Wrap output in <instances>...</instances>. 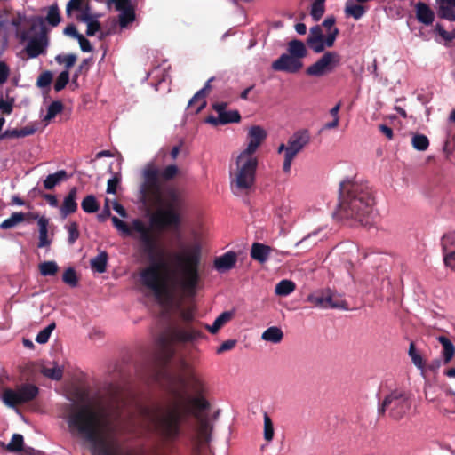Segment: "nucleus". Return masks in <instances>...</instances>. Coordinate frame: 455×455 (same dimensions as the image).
<instances>
[{
  "instance_id": "28",
  "label": "nucleus",
  "mask_w": 455,
  "mask_h": 455,
  "mask_svg": "<svg viewBox=\"0 0 455 455\" xmlns=\"http://www.w3.org/2000/svg\"><path fill=\"white\" fill-rule=\"evenodd\" d=\"M81 20L87 26L86 35L89 36H94L100 31V25L97 20V17L89 14L87 12H84L81 14Z\"/></svg>"
},
{
  "instance_id": "2",
  "label": "nucleus",
  "mask_w": 455,
  "mask_h": 455,
  "mask_svg": "<svg viewBox=\"0 0 455 455\" xmlns=\"http://www.w3.org/2000/svg\"><path fill=\"white\" fill-rule=\"evenodd\" d=\"M169 385L172 401L167 409L161 413L143 409L141 424L145 427H156L172 438L178 435L180 423L192 415L196 419L198 438L208 442L212 426L207 412L210 404L204 396V382L196 374L189 373L187 377L171 378Z\"/></svg>"
},
{
  "instance_id": "59",
  "label": "nucleus",
  "mask_w": 455,
  "mask_h": 455,
  "mask_svg": "<svg viewBox=\"0 0 455 455\" xmlns=\"http://www.w3.org/2000/svg\"><path fill=\"white\" fill-rule=\"evenodd\" d=\"M435 30L446 41H451L455 37L454 35L447 32L441 24L435 25Z\"/></svg>"
},
{
  "instance_id": "40",
  "label": "nucleus",
  "mask_w": 455,
  "mask_h": 455,
  "mask_svg": "<svg viewBox=\"0 0 455 455\" xmlns=\"http://www.w3.org/2000/svg\"><path fill=\"white\" fill-rule=\"evenodd\" d=\"M82 209L87 213H93L99 210V204L94 196L89 195L81 203Z\"/></svg>"
},
{
  "instance_id": "3",
  "label": "nucleus",
  "mask_w": 455,
  "mask_h": 455,
  "mask_svg": "<svg viewBox=\"0 0 455 455\" xmlns=\"http://www.w3.org/2000/svg\"><path fill=\"white\" fill-rule=\"evenodd\" d=\"M63 419L70 435L93 455H121L115 417L107 406L73 402L67 404Z\"/></svg>"
},
{
  "instance_id": "37",
  "label": "nucleus",
  "mask_w": 455,
  "mask_h": 455,
  "mask_svg": "<svg viewBox=\"0 0 455 455\" xmlns=\"http://www.w3.org/2000/svg\"><path fill=\"white\" fill-rule=\"evenodd\" d=\"M48 24L56 27L60 22V15L57 4H52L47 10L45 18Z\"/></svg>"
},
{
  "instance_id": "49",
  "label": "nucleus",
  "mask_w": 455,
  "mask_h": 455,
  "mask_svg": "<svg viewBox=\"0 0 455 455\" xmlns=\"http://www.w3.org/2000/svg\"><path fill=\"white\" fill-rule=\"evenodd\" d=\"M62 280L71 287H76L77 285V276L74 268L68 267L66 269L63 274Z\"/></svg>"
},
{
  "instance_id": "26",
  "label": "nucleus",
  "mask_w": 455,
  "mask_h": 455,
  "mask_svg": "<svg viewBox=\"0 0 455 455\" xmlns=\"http://www.w3.org/2000/svg\"><path fill=\"white\" fill-rule=\"evenodd\" d=\"M41 373L52 380H60L63 375V369L55 363L44 364L41 367Z\"/></svg>"
},
{
  "instance_id": "12",
  "label": "nucleus",
  "mask_w": 455,
  "mask_h": 455,
  "mask_svg": "<svg viewBox=\"0 0 455 455\" xmlns=\"http://www.w3.org/2000/svg\"><path fill=\"white\" fill-rule=\"evenodd\" d=\"M340 63L341 56L339 52L334 51L326 52L307 68L306 73L311 76L321 77L331 73Z\"/></svg>"
},
{
  "instance_id": "21",
  "label": "nucleus",
  "mask_w": 455,
  "mask_h": 455,
  "mask_svg": "<svg viewBox=\"0 0 455 455\" xmlns=\"http://www.w3.org/2000/svg\"><path fill=\"white\" fill-rule=\"evenodd\" d=\"M76 196L77 188L74 187L69 190L68 196H65L62 205L60 208L62 218L65 219L68 215L77 210Z\"/></svg>"
},
{
  "instance_id": "10",
  "label": "nucleus",
  "mask_w": 455,
  "mask_h": 455,
  "mask_svg": "<svg viewBox=\"0 0 455 455\" xmlns=\"http://www.w3.org/2000/svg\"><path fill=\"white\" fill-rule=\"evenodd\" d=\"M201 337V331L194 329H181L177 326L170 327L159 338V346L163 350H166L168 355L172 352L169 351L170 346L173 342H188L193 341Z\"/></svg>"
},
{
  "instance_id": "29",
  "label": "nucleus",
  "mask_w": 455,
  "mask_h": 455,
  "mask_svg": "<svg viewBox=\"0 0 455 455\" xmlns=\"http://www.w3.org/2000/svg\"><path fill=\"white\" fill-rule=\"evenodd\" d=\"M68 179V173L65 170H60L55 173L49 174L44 180V187L46 189H52L60 182Z\"/></svg>"
},
{
  "instance_id": "31",
  "label": "nucleus",
  "mask_w": 455,
  "mask_h": 455,
  "mask_svg": "<svg viewBox=\"0 0 455 455\" xmlns=\"http://www.w3.org/2000/svg\"><path fill=\"white\" fill-rule=\"evenodd\" d=\"M437 340L442 344L443 348V356L444 363H450L455 354L454 345L445 336H439L437 338Z\"/></svg>"
},
{
  "instance_id": "52",
  "label": "nucleus",
  "mask_w": 455,
  "mask_h": 455,
  "mask_svg": "<svg viewBox=\"0 0 455 455\" xmlns=\"http://www.w3.org/2000/svg\"><path fill=\"white\" fill-rule=\"evenodd\" d=\"M52 80V74L50 71H45L42 73L36 81V84L38 87L44 88L49 86Z\"/></svg>"
},
{
  "instance_id": "51",
  "label": "nucleus",
  "mask_w": 455,
  "mask_h": 455,
  "mask_svg": "<svg viewBox=\"0 0 455 455\" xmlns=\"http://www.w3.org/2000/svg\"><path fill=\"white\" fill-rule=\"evenodd\" d=\"M107 4L109 8L114 5L115 9L119 12L132 7L129 0H108Z\"/></svg>"
},
{
  "instance_id": "57",
  "label": "nucleus",
  "mask_w": 455,
  "mask_h": 455,
  "mask_svg": "<svg viewBox=\"0 0 455 455\" xmlns=\"http://www.w3.org/2000/svg\"><path fill=\"white\" fill-rule=\"evenodd\" d=\"M68 241L70 243H73L78 238V235H79L76 223L73 222L70 225H68Z\"/></svg>"
},
{
  "instance_id": "53",
  "label": "nucleus",
  "mask_w": 455,
  "mask_h": 455,
  "mask_svg": "<svg viewBox=\"0 0 455 455\" xmlns=\"http://www.w3.org/2000/svg\"><path fill=\"white\" fill-rule=\"evenodd\" d=\"M121 178L119 174H115L111 179L108 180L107 193L116 194L118 184L120 183Z\"/></svg>"
},
{
  "instance_id": "16",
  "label": "nucleus",
  "mask_w": 455,
  "mask_h": 455,
  "mask_svg": "<svg viewBox=\"0 0 455 455\" xmlns=\"http://www.w3.org/2000/svg\"><path fill=\"white\" fill-rule=\"evenodd\" d=\"M292 203L290 200H281L276 202L274 208V216L279 224L291 227L295 220L291 219Z\"/></svg>"
},
{
  "instance_id": "27",
  "label": "nucleus",
  "mask_w": 455,
  "mask_h": 455,
  "mask_svg": "<svg viewBox=\"0 0 455 455\" xmlns=\"http://www.w3.org/2000/svg\"><path fill=\"white\" fill-rule=\"evenodd\" d=\"M283 332L281 328L277 326H272L265 330L261 334V339L264 341L270 342L273 344H278L283 340Z\"/></svg>"
},
{
  "instance_id": "33",
  "label": "nucleus",
  "mask_w": 455,
  "mask_h": 455,
  "mask_svg": "<svg viewBox=\"0 0 455 455\" xmlns=\"http://www.w3.org/2000/svg\"><path fill=\"white\" fill-rule=\"evenodd\" d=\"M295 288L296 285L292 281L283 279L275 285V292L278 296L285 297L292 293Z\"/></svg>"
},
{
  "instance_id": "23",
  "label": "nucleus",
  "mask_w": 455,
  "mask_h": 455,
  "mask_svg": "<svg viewBox=\"0 0 455 455\" xmlns=\"http://www.w3.org/2000/svg\"><path fill=\"white\" fill-rule=\"evenodd\" d=\"M416 17L420 23L425 25H431L435 20V13L430 7L422 2H419L415 6Z\"/></svg>"
},
{
  "instance_id": "20",
  "label": "nucleus",
  "mask_w": 455,
  "mask_h": 455,
  "mask_svg": "<svg viewBox=\"0 0 455 455\" xmlns=\"http://www.w3.org/2000/svg\"><path fill=\"white\" fill-rule=\"evenodd\" d=\"M33 219L37 220L38 228H39V242L37 246L39 248H44L50 246L52 243V239L49 238L48 235V225L49 220L44 216H38L37 214L33 215Z\"/></svg>"
},
{
  "instance_id": "11",
  "label": "nucleus",
  "mask_w": 455,
  "mask_h": 455,
  "mask_svg": "<svg viewBox=\"0 0 455 455\" xmlns=\"http://www.w3.org/2000/svg\"><path fill=\"white\" fill-rule=\"evenodd\" d=\"M410 408V403L405 393L394 390L387 395L379 407V414H384L389 410L390 416L395 419H401Z\"/></svg>"
},
{
  "instance_id": "45",
  "label": "nucleus",
  "mask_w": 455,
  "mask_h": 455,
  "mask_svg": "<svg viewBox=\"0 0 455 455\" xmlns=\"http://www.w3.org/2000/svg\"><path fill=\"white\" fill-rule=\"evenodd\" d=\"M56 325L55 323H52L49 325H47L45 328H44L42 331L38 332V334L36 337V341L39 344H45L55 329Z\"/></svg>"
},
{
  "instance_id": "61",
  "label": "nucleus",
  "mask_w": 455,
  "mask_h": 455,
  "mask_svg": "<svg viewBox=\"0 0 455 455\" xmlns=\"http://www.w3.org/2000/svg\"><path fill=\"white\" fill-rule=\"evenodd\" d=\"M443 261L446 267L455 269V251L445 254Z\"/></svg>"
},
{
  "instance_id": "4",
  "label": "nucleus",
  "mask_w": 455,
  "mask_h": 455,
  "mask_svg": "<svg viewBox=\"0 0 455 455\" xmlns=\"http://www.w3.org/2000/svg\"><path fill=\"white\" fill-rule=\"evenodd\" d=\"M178 167L170 164L159 171L153 162L148 163L143 169V183L140 191L145 203L156 208L151 216V221L161 228L178 227L181 222V212L184 198L180 191L173 188H163L159 178L168 180L178 174Z\"/></svg>"
},
{
  "instance_id": "36",
  "label": "nucleus",
  "mask_w": 455,
  "mask_h": 455,
  "mask_svg": "<svg viewBox=\"0 0 455 455\" xmlns=\"http://www.w3.org/2000/svg\"><path fill=\"white\" fill-rule=\"evenodd\" d=\"M345 12L347 16H351L355 20H359L365 13V10L362 5L355 4L352 1H347L345 7Z\"/></svg>"
},
{
  "instance_id": "43",
  "label": "nucleus",
  "mask_w": 455,
  "mask_h": 455,
  "mask_svg": "<svg viewBox=\"0 0 455 455\" xmlns=\"http://www.w3.org/2000/svg\"><path fill=\"white\" fill-rule=\"evenodd\" d=\"M63 109V105L60 101H53L52 102L48 108L47 114L45 115L44 120L46 122H50L58 114H60Z\"/></svg>"
},
{
  "instance_id": "24",
  "label": "nucleus",
  "mask_w": 455,
  "mask_h": 455,
  "mask_svg": "<svg viewBox=\"0 0 455 455\" xmlns=\"http://www.w3.org/2000/svg\"><path fill=\"white\" fill-rule=\"evenodd\" d=\"M271 251L272 249L270 246L254 243L251 246V257L260 263H264L268 259Z\"/></svg>"
},
{
  "instance_id": "7",
  "label": "nucleus",
  "mask_w": 455,
  "mask_h": 455,
  "mask_svg": "<svg viewBox=\"0 0 455 455\" xmlns=\"http://www.w3.org/2000/svg\"><path fill=\"white\" fill-rule=\"evenodd\" d=\"M259 161L252 156L239 152L229 168L230 187L235 195L248 193L254 186Z\"/></svg>"
},
{
  "instance_id": "13",
  "label": "nucleus",
  "mask_w": 455,
  "mask_h": 455,
  "mask_svg": "<svg viewBox=\"0 0 455 455\" xmlns=\"http://www.w3.org/2000/svg\"><path fill=\"white\" fill-rule=\"evenodd\" d=\"M308 141L309 136L307 132H297L289 138L287 141V150L284 155L283 164V170L284 172H290L293 159L308 143Z\"/></svg>"
},
{
  "instance_id": "54",
  "label": "nucleus",
  "mask_w": 455,
  "mask_h": 455,
  "mask_svg": "<svg viewBox=\"0 0 455 455\" xmlns=\"http://www.w3.org/2000/svg\"><path fill=\"white\" fill-rule=\"evenodd\" d=\"M13 105H14V100H4L0 99V110L3 112V114L10 115L13 110Z\"/></svg>"
},
{
  "instance_id": "18",
  "label": "nucleus",
  "mask_w": 455,
  "mask_h": 455,
  "mask_svg": "<svg viewBox=\"0 0 455 455\" xmlns=\"http://www.w3.org/2000/svg\"><path fill=\"white\" fill-rule=\"evenodd\" d=\"M213 80V77L210 78L205 85L199 90L188 101V107L193 109L196 113L201 111L206 105L205 95L206 91L211 88L210 83Z\"/></svg>"
},
{
  "instance_id": "19",
  "label": "nucleus",
  "mask_w": 455,
  "mask_h": 455,
  "mask_svg": "<svg viewBox=\"0 0 455 455\" xmlns=\"http://www.w3.org/2000/svg\"><path fill=\"white\" fill-rule=\"evenodd\" d=\"M237 255L234 251H228L214 259L213 265L219 272H225L233 268L236 263Z\"/></svg>"
},
{
  "instance_id": "6",
  "label": "nucleus",
  "mask_w": 455,
  "mask_h": 455,
  "mask_svg": "<svg viewBox=\"0 0 455 455\" xmlns=\"http://www.w3.org/2000/svg\"><path fill=\"white\" fill-rule=\"evenodd\" d=\"M25 20V16L19 15L12 20L11 24L16 28L17 38L21 43L28 42L25 51L28 58L34 59L46 52L49 41L42 18L31 19L29 30L21 29Z\"/></svg>"
},
{
  "instance_id": "8",
  "label": "nucleus",
  "mask_w": 455,
  "mask_h": 455,
  "mask_svg": "<svg viewBox=\"0 0 455 455\" xmlns=\"http://www.w3.org/2000/svg\"><path fill=\"white\" fill-rule=\"evenodd\" d=\"M306 44L298 39L290 41L287 44V52L283 53L272 62L271 68L275 71L297 73L303 67V59L307 56Z\"/></svg>"
},
{
  "instance_id": "42",
  "label": "nucleus",
  "mask_w": 455,
  "mask_h": 455,
  "mask_svg": "<svg viewBox=\"0 0 455 455\" xmlns=\"http://www.w3.org/2000/svg\"><path fill=\"white\" fill-rule=\"evenodd\" d=\"M411 144L415 149L424 151L428 148L429 140L423 134H416L411 139Z\"/></svg>"
},
{
  "instance_id": "22",
  "label": "nucleus",
  "mask_w": 455,
  "mask_h": 455,
  "mask_svg": "<svg viewBox=\"0 0 455 455\" xmlns=\"http://www.w3.org/2000/svg\"><path fill=\"white\" fill-rule=\"evenodd\" d=\"M439 17L450 21L455 20V0H435Z\"/></svg>"
},
{
  "instance_id": "1",
  "label": "nucleus",
  "mask_w": 455,
  "mask_h": 455,
  "mask_svg": "<svg viewBox=\"0 0 455 455\" xmlns=\"http://www.w3.org/2000/svg\"><path fill=\"white\" fill-rule=\"evenodd\" d=\"M112 223L122 236H132L141 245L152 265L140 273V279L154 296L156 301L165 310L179 307L181 291L186 296L193 297L200 281L199 266L202 258V245L199 241L180 246L173 255V268H166L163 261L164 251L159 244V236L153 226L140 219L132 221V226L116 216L111 217Z\"/></svg>"
},
{
  "instance_id": "63",
  "label": "nucleus",
  "mask_w": 455,
  "mask_h": 455,
  "mask_svg": "<svg viewBox=\"0 0 455 455\" xmlns=\"http://www.w3.org/2000/svg\"><path fill=\"white\" fill-rule=\"evenodd\" d=\"M235 346V340H232V339L227 340L220 345V347L218 348L217 352L222 353L224 351L230 350Z\"/></svg>"
},
{
  "instance_id": "30",
  "label": "nucleus",
  "mask_w": 455,
  "mask_h": 455,
  "mask_svg": "<svg viewBox=\"0 0 455 455\" xmlns=\"http://www.w3.org/2000/svg\"><path fill=\"white\" fill-rule=\"evenodd\" d=\"M233 316V313L229 311H225L221 313L213 322L212 325H206L205 328L212 334H215L219 331V330L224 326L227 323H228Z\"/></svg>"
},
{
  "instance_id": "39",
  "label": "nucleus",
  "mask_w": 455,
  "mask_h": 455,
  "mask_svg": "<svg viewBox=\"0 0 455 455\" xmlns=\"http://www.w3.org/2000/svg\"><path fill=\"white\" fill-rule=\"evenodd\" d=\"M135 20V12L132 7L120 12L119 25L122 28H125Z\"/></svg>"
},
{
  "instance_id": "46",
  "label": "nucleus",
  "mask_w": 455,
  "mask_h": 455,
  "mask_svg": "<svg viewBox=\"0 0 455 455\" xmlns=\"http://www.w3.org/2000/svg\"><path fill=\"white\" fill-rule=\"evenodd\" d=\"M220 123L221 124H226L229 123H238L241 119V116L238 111H224L222 114L220 113Z\"/></svg>"
},
{
  "instance_id": "32",
  "label": "nucleus",
  "mask_w": 455,
  "mask_h": 455,
  "mask_svg": "<svg viewBox=\"0 0 455 455\" xmlns=\"http://www.w3.org/2000/svg\"><path fill=\"white\" fill-rule=\"evenodd\" d=\"M37 130V126L35 124H28L26 127L20 129L8 130L4 132V137L21 138L34 134Z\"/></svg>"
},
{
  "instance_id": "34",
  "label": "nucleus",
  "mask_w": 455,
  "mask_h": 455,
  "mask_svg": "<svg viewBox=\"0 0 455 455\" xmlns=\"http://www.w3.org/2000/svg\"><path fill=\"white\" fill-rule=\"evenodd\" d=\"M107 263L108 254L106 251L100 252L95 258L91 259L92 268L100 274L106 271Z\"/></svg>"
},
{
  "instance_id": "62",
  "label": "nucleus",
  "mask_w": 455,
  "mask_h": 455,
  "mask_svg": "<svg viewBox=\"0 0 455 455\" xmlns=\"http://www.w3.org/2000/svg\"><path fill=\"white\" fill-rule=\"evenodd\" d=\"M64 34L68 36L74 37L77 39L81 34H79L76 30V28L74 25H68L64 28Z\"/></svg>"
},
{
  "instance_id": "55",
  "label": "nucleus",
  "mask_w": 455,
  "mask_h": 455,
  "mask_svg": "<svg viewBox=\"0 0 455 455\" xmlns=\"http://www.w3.org/2000/svg\"><path fill=\"white\" fill-rule=\"evenodd\" d=\"M426 399L429 402H435L436 400L435 387L430 383H427L424 387Z\"/></svg>"
},
{
  "instance_id": "56",
  "label": "nucleus",
  "mask_w": 455,
  "mask_h": 455,
  "mask_svg": "<svg viewBox=\"0 0 455 455\" xmlns=\"http://www.w3.org/2000/svg\"><path fill=\"white\" fill-rule=\"evenodd\" d=\"M10 76V68L4 61H0V84H4Z\"/></svg>"
},
{
  "instance_id": "25",
  "label": "nucleus",
  "mask_w": 455,
  "mask_h": 455,
  "mask_svg": "<svg viewBox=\"0 0 455 455\" xmlns=\"http://www.w3.org/2000/svg\"><path fill=\"white\" fill-rule=\"evenodd\" d=\"M4 450L17 454H26L28 451L24 445V438L20 434H14L8 444L4 443Z\"/></svg>"
},
{
  "instance_id": "38",
  "label": "nucleus",
  "mask_w": 455,
  "mask_h": 455,
  "mask_svg": "<svg viewBox=\"0 0 455 455\" xmlns=\"http://www.w3.org/2000/svg\"><path fill=\"white\" fill-rule=\"evenodd\" d=\"M408 355L411 357L413 364L421 371H424V361L420 354L416 350L415 345L413 342H411L409 347Z\"/></svg>"
},
{
  "instance_id": "9",
  "label": "nucleus",
  "mask_w": 455,
  "mask_h": 455,
  "mask_svg": "<svg viewBox=\"0 0 455 455\" xmlns=\"http://www.w3.org/2000/svg\"><path fill=\"white\" fill-rule=\"evenodd\" d=\"M0 377V400L4 405L14 408L18 404L32 401L38 394V388L33 384H23L16 389L6 388Z\"/></svg>"
},
{
  "instance_id": "5",
  "label": "nucleus",
  "mask_w": 455,
  "mask_h": 455,
  "mask_svg": "<svg viewBox=\"0 0 455 455\" xmlns=\"http://www.w3.org/2000/svg\"><path fill=\"white\" fill-rule=\"evenodd\" d=\"M339 213L362 226L371 225L375 217L374 198L367 186L349 180L342 182Z\"/></svg>"
},
{
  "instance_id": "58",
  "label": "nucleus",
  "mask_w": 455,
  "mask_h": 455,
  "mask_svg": "<svg viewBox=\"0 0 455 455\" xmlns=\"http://www.w3.org/2000/svg\"><path fill=\"white\" fill-rule=\"evenodd\" d=\"M83 0H69L66 6V12L70 15L73 11H77L81 8Z\"/></svg>"
},
{
  "instance_id": "48",
  "label": "nucleus",
  "mask_w": 455,
  "mask_h": 455,
  "mask_svg": "<svg viewBox=\"0 0 455 455\" xmlns=\"http://www.w3.org/2000/svg\"><path fill=\"white\" fill-rule=\"evenodd\" d=\"M55 60L59 64H63L66 67V70H68L71 67H73L76 61V56L75 54H67L61 55L59 54L55 57Z\"/></svg>"
},
{
  "instance_id": "44",
  "label": "nucleus",
  "mask_w": 455,
  "mask_h": 455,
  "mask_svg": "<svg viewBox=\"0 0 455 455\" xmlns=\"http://www.w3.org/2000/svg\"><path fill=\"white\" fill-rule=\"evenodd\" d=\"M324 2L325 0H315L311 6L310 14L315 21H318L324 13Z\"/></svg>"
},
{
  "instance_id": "35",
  "label": "nucleus",
  "mask_w": 455,
  "mask_h": 455,
  "mask_svg": "<svg viewBox=\"0 0 455 455\" xmlns=\"http://www.w3.org/2000/svg\"><path fill=\"white\" fill-rule=\"evenodd\" d=\"M25 220V214L23 212H12V215L4 220L1 224H0V228L1 229H10V228H12L14 227H16L17 225H19L20 223L23 222Z\"/></svg>"
},
{
  "instance_id": "64",
  "label": "nucleus",
  "mask_w": 455,
  "mask_h": 455,
  "mask_svg": "<svg viewBox=\"0 0 455 455\" xmlns=\"http://www.w3.org/2000/svg\"><path fill=\"white\" fill-rule=\"evenodd\" d=\"M322 29L319 26H315L310 28V35L307 38H323Z\"/></svg>"
},
{
  "instance_id": "41",
  "label": "nucleus",
  "mask_w": 455,
  "mask_h": 455,
  "mask_svg": "<svg viewBox=\"0 0 455 455\" xmlns=\"http://www.w3.org/2000/svg\"><path fill=\"white\" fill-rule=\"evenodd\" d=\"M59 269L55 261H44L39 265L40 274L44 276L54 275Z\"/></svg>"
},
{
  "instance_id": "14",
  "label": "nucleus",
  "mask_w": 455,
  "mask_h": 455,
  "mask_svg": "<svg viewBox=\"0 0 455 455\" xmlns=\"http://www.w3.org/2000/svg\"><path fill=\"white\" fill-rule=\"evenodd\" d=\"M307 301L322 309L346 308L345 303L335 299V294L330 289L315 291L307 297Z\"/></svg>"
},
{
  "instance_id": "50",
  "label": "nucleus",
  "mask_w": 455,
  "mask_h": 455,
  "mask_svg": "<svg viewBox=\"0 0 455 455\" xmlns=\"http://www.w3.org/2000/svg\"><path fill=\"white\" fill-rule=\"evenodd\" d=\"M69 81V72L68 70L62 71L57 77L54 84V90L56 92H60L65 88L67 84Z\"/></svg>"
},
{
  "instance_id": "15",
  "label": "nucleus",
  "mask_w": 455,
  "mask_h": 455,
  "mask_svg": "<svg viewBox=\"0 0 455 455\" xmlns=\"http://www.w3.org/2000/svg\"><path fill=\"white\" fill-rule=\"evenodd\" d=\"M267 131L259 125H252L248 129L247 143L240 152L257 156L256 152L267 138Z\"/></svg>"
},
{
  "instance_id": "60",
  "label": "nucleus",
  "mask_w": 455,
  "mask_h": 455,
  "mask_svg": "<svg viewBox=\"0 0 455 455\" xmlns=\"http://www.w3.org/2000/svg\"><path fill=\"white\" fill-rule=\"evenodd\" d=\"M77 41L80 44V48L84 52H89L92 50L91 43L83 35L79 36Z\"/></svg>"
},
{
  "instance_id": "17",
  "label": "nucleus",
  "mask_w": 455,
  "mask_h": 455,
  "mask_svg": "<svg viewBox=\"0 0 455 455\" xmlns=\"http://www.w3.org/2000/svg\"><path fill=\"white\" fill-rule=\"evenodd\" d=\"M339 35L338 28H332L323 38H307V44L316 53L323 52L325 48H331L334 45Z\"/></svg>"
},
{
  "instance_id": "47",
  "label": "nucleus",
  "mask_w": 455,
  "mask_h": 455,
  "mask_svg": "<svg viewBox=\"0 0 455 455\" xmlns=\"http://www.w3.org/2000/svg\"><path fill=\"white\" fill-rule=\"evenodd\" d=\"M274 438V426L270 417L264 413V439L271 442Z\"/></svg>"
}]
</instances>
